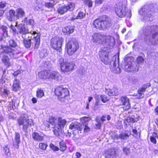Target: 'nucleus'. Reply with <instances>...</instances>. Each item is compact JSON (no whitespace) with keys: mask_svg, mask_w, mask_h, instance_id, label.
<instances>
[{"mask_svg":"<svg viewBox=\"0 0 158 158\" xmlns=\"http://www.w3.org/2000/svg\"><path fill=\"white\" fill-rule=\"evenodd\" d=\"M39 147L40 149L43 150H45L48 147V145L47 143L41 142L39 143Z\"/></svg>","mask_w":158,"mask_h":158,"instance_id":"40","label":"nucleus"},{"mask_svg":"<svg viewBox=\"0 0 158 158\" xmlns=\"http://www.w3.org/2000/svg\"><path fill=\"white\" fill-rule=\"evenodd\" d=\"M151 141L154 144L156 143V140L155 138L154 137H151L150 138Z\"/></svg>","mask_w":158,"mask_h":158,"instance_id":"63","label":"nucleus"},{"mask_svg":"<svg viewBox=\"0 0 158 158\" xmlns=\"http://www.w3.org/2000/svg\"><path fill=\"white\" fill-rule=\"evenodd\" d=\"M25 12L22 9L19 8L16 10L15 18L18 19L19 18H22L25 16Z\"/></svg>","mask_w":158,"mask_h":158,"instance_id":"24","label":"nucleus"},{"mask_svg":"<svg viewBox=\"0 0 158 158\" xmlns=\"http://www.w3.org/2000/svg\"><path fill=\"white\" fill-rule=\"evenodd\" d=\"M137 121L136 120L132 118L128 117L127 118L125 119L124 121V123L126 124V125H130V123H134L135 122Z\"/></svg>","mask_w":158,"mask_h":158,"instance_id":"36","label":"nucleus"},{"mask_svg":"<svg viewBox=\"0 0 158 158\" xmlns=\"http://www.w3.org/2000/svg\"><path fill=\"white\" fill-rule=\"evenodd\" d=\"M22 23L24 25H30L32 27H34L35 24V23L33 19H30L27 20L26 17L22 21Z\"/></svg>","mask_w":158,"mask_h":158,"instance_id":"25","label":"nucleus"},{"mask_svg":"<svg viewBox=\"0 0 158 158\" xmlns=\"http://www.w3.org/2000/svg\"><path fill=\"white\" fill-rule=\"evenodd\" d=\"M61 71L64 73H68L74 69L75 64L73 62H69L63 58L59 60Z\"/></svg>","mask_w":158,"mask_h":158,"instance_id":"6","label":"nucleus"},{"mask_svg":"<svg viewBox=\"0 0 158 158\" xmlns=\"http://www.w3.org/2000/svg\"><path fill=\"white\" fill-rule=\"evenodd\" d=\"M31 39H24L23 41V43L24 46L27 48H30L31 47Z\"/></svg>","mask_w":158,"mask_h":158,"instance_id":"38","label":"nucleus"},{"mask_svg":"<svg viewBox=\"0 0 158 158\" xmlns=\"http://www.w3.org/2000/svg\"><path fill=\"white\" fill-rule=\"evenodd\" d=\"M144 61V59L143 58L140 56L138 57L137 58V62L138 64H142Z\"/></svg>","mask_w":158,"mask_h":158,"instance_id":"53","label":"nucleus"},{"mask_svg":"<svg viewBox=\"0 0 158 158\" xmlns=\"http://www.w3.org/2000/svg\"><path fill=\"white\" fill-rule=\"evenodd\" d=\"M15 139L18 145L20 143V135L18 133H15Z\"/></svg>","mask_w":158,"mask_h":158,"instance_id":"45","label":"nucleus"},{"mask_svg":"<svg viewBox=\"0 0 158 158\" xmlns=\"http://www.w3.org/2000/svg\"><path fill=\"white\" fill-rule=\"evenodd\" d=\"M104 0H95V6H99L101 4Z\"/></svg>","mask_w":158,"mask_h":158,"instance_id":"55","label":"nucleus"},{"mask_svg":"<svg viewBox=\"0 0 158 158\" xmlns=\"http://www.w3.org/2000/svg\"><path fill=\"white\" fill-rule=\"evenodd\" d=\"M55 94L58 97V99L62 102H65L69 98V92L68 89L62 86H58L55 89Z\"/></svg>","mask_w":158,"mask_h":158,"instance_id":"4","label":"nucleus"},{"mask_svg":"<svg viewBox=\"0 0 158 158\" xmlns=\"http://www.w3.org/2000/svg\"><path fill=\"white\" fill-rule=\"evenodd\" d=\"M1 60L2 63L7 67L11 65L10 59L7 56L5 55H3L2 57Z\"/></svg>","mask_w":158,"mask_h":158,"instance_id":"28","label":"nucleus"},{"mask_svg":"<svg viewBox=\"0 0 158 158\" xmlns=\"http://www.w3.org/2000/svg\"><path fill=\"white\" fill-rule=\"evenodd\" d=\"M99 100L97 99H96V102L93 109L94 110H97L100 108V105L99 104Z\"/></svg>","mask_w":158,"mask_h":158,"instance_id":"44","label":"nucleus"},{"mask_svg":"<svg viewBox=\"0 0 158 158\" xmlns=\"http://www.w3.org/2000/svg\"><path fill=\"white\" fill-rule=\"evenodd\" d=\"M76 158H80L81 156V154L79 152H77L75 154Z\"/></svg>","mask_w":158,"mask_h":158,"instance_id":"64","label":"nucleus"},{"mask_svg":"<svg viewBox=\"0 0 158 158\" xmlns=\"http://www.w3.org/2000/svg\"><path fill=\"white\" fill-rule=\"evenodd\" d=\"M90 119L89 117H84L80 118L81 122L83 124L87 122H88Z\"/></svg>","mask_w":158,"mask_h":158,"instance_id":"47","label":"nucleus"},{"mask_svg":"<svg viewBox=\"0 0 158 158\" xmlns=\"http://www.w3.org/2000/svg\"><path fill=\"white\" fill-rule=\"evenodd\" d=\"M150 86V83H148L147 84L144 85L141 88L139 89L138 91V96L137 98H140L143 97L144 95L143 94L145 90L146 89L149 87Z\"/></svg>","mask_w":158,"mask_h":158,"instance_id":"22","label":"nucleus"},{"mask_svg":"<svg viewBox=\"0 0 158 158\" xmlns=\"http://www.w3.org/2000/svg\"><path fill=\"white\" fill-rule=\"evenodd\" d=\"M19 88L20 85L19 81L16 79H15L14 81L12 87L13 90L15 91H16L19 89Z\"/></svg>","mask_w":158,"mask_h":158,"instance_id":"34","label":"nucleus"},{"mask_svg":"<svg viewBox=\"0 0 158 158\" xmlns=\"http://www.w3.org/2000/svg\"><path fill=\"white\" fill-rule=\"evenodd\" d=\"M44 95V93L43 89L38 88L36 91V96L38 98H41Z\"/></svg>","mask_w":158,"mask_h":158,"instance_id":"37","label":"nucleus"},{"mask_svg":"<svg viewBox=\"0 0 158 158\" xmlns=\"http://www.w3.org/2000/svg\"><path fill=\"white\" fill-rule=\"evenodd\" d=\"M106 93L109 96L117 95L119 94L118 89L116 88L106 89Z\"/></svg>","mask_w":158,"mask_h":158,"instance_id":"26","label":"nucleus"},{"mask_svg":"<svg viewBox=\"0 0 158 158\" xmlns=\"http://www.w3.org/2000/svg\"><path fill=\"white\" fill-rule=\"evenodd\" d=\"M2 92V95L5 96L8 95L10 93L9 91L6 89H4Z\"/></svg>","mask_w":158,"mask_h":158,"instance_id":"56","label":"nucleus"},{"mask_svg":"<svg viewBox=\"0 0 158 158\" xmlns=\"http://www.w3.org/2000/svg\"><path fill=\"white\" fill-rule=\"evenodd\" d=\"M75 5L74 3L71 2L67 5L63 6H59L57 9L58 13L61 14H63L68 10L72 11L75 8Z\"/></svg>","mask_w":158,"mask_h":158,"instance_id":"13","label":"nucleus"},{"mask_svg":"<svg viewBox=\"0 0 158 158\" xmlns=\"http://www.w3.org/2000/svg\"><path fill=\"white\" fill-rule=\"evenodd\" d=\"M4 151L5 154L6 155H8L9 153V149L7 146H6L4 148Z\"/></svg>","mask_w":158,"mask_h":158,"instance_id":"58","label":"nucleus"},{"mask_svg":"<svg viewBox=\"0 0 158 158\" xmlns=\"http://www.w3.org/2000/svg\"><path fill=\"white\" fill-rule=\"evenodd\" d=\"M107 49V48H102L99 52L101 61L105 64H108L110 62L108 53L106 51Z\"/></svg>","mask_w":158,"mask_h":158,"instance_id":"12","label":"nucleus"},{"mask_svg":"<svg viewBox=\"0 0 158 158\" xmlns=\"http://www.w3.org/2000/svg\"><path fill=\"white\" fill-rule=\"evenodd\" d=\"M132 131L133 133L134 136L138 138L140 137V133L137 132V131L135 129H133Z\"/></svg>","mask_w":158,"mask_h":158,"instance_id":"52","label":"nucleus"},{"mask_svg":"<svg viewBox=\"0 0 158 158\" xmlns=\"http://www.w3.org/2000/svg\"><path fill=\"white\" fill-rule=\"evenodd\" d=\"M85 16V14L81 11H79L76 18L72 19H81L84 18Z\"/></svg>","mask_w":158,"mask_h":158,"instance_id":"41","label":"nucleus"},{"mask_svg":"<svg viewBox=\"0 0 158 158\" xmlns=\"http://www.w3.org/2000/svg\"><path fill=\"white\" fill-rule=\"evenodd\" d=\"M29 33L33 36V40H34L35 42V48H37L40 42V34L34 31H29Z\"/></svg>","mask_w":158,"mask_h":158,"instance_id":"15","label":"nucleus"},{"mask_svg":"<svg viewBox=\"0 0 158 158\" xmlns=\"http://www.w3.org/2000/svg\"><path fill=\"white\" fill-rule=\"evenodd\" d=\"M79 48V44L76 40H71L66 45L68 54L69 55L73 54Z\"/></svg>","mask_w":158,"mask_h":158,"instance_id":"9","label":"nucleus"},{"mask_svg":"<svg viewBox=\"0 0 158 158\" xmlns=\"http://www.w3.org/2000/svg\"><path fill=\"white\" fill-rule=\"evenodd\" d=\"M43 5L41 3L36 2L34 4L33 8L35 11H39L42 9Z\"/></svg>","mask_w":158,"mask_h":158,"instance_id":"35","label":"nucleus"},{"mask_svg":"<svg viewBox=\"0 0 158 158\" xmlns=\"http://www.w3.org/2000/svg\"><path fill=\"white\" fill-rule=\"evenodd\" d=\"M32 136L33 139L35 141H41L44 139L43 137L37 132H34L32 133Z\"/></svg>","mask_w":158,"mask_h":158,"instance_id":"29","label":"nucleus"},{"mask_svg":"<svg viewBox=\"0 0 158 158\" xmlns=\"http://www.w3.org/2000/svg\"><path fill=\"white\" fill-rule=\"evenodd\" d=\"M9 45L12 47H15L17 45L16 43L14 40H11L9 41Z\"/></svg>","mask_w":158,"mask_h":158,"instance_id":"50","label":"nucleus"},{"mask_svg":"<svg viewBox=\"0 0 158 158\" xmlns=\"http://www.w3.org/2000/svg\"><path fill=\"white\" fill-rule=\"evenodd\" d=\"M120 100L123 106V108L124 110L128 109L130 107L129 99L126 97H122Z\"/></svg>","mask_w":158,"mask_h":158,"instance_id":"16","label":"nucleus"},{"mask_svg":"<svg viewBox=\"0 0 158 158\" xmlns=\"http://www.w3.org/2000/svg\"><path fill=\"white\" fill-rule=\"evenodd\" d=\"M101 97L102 101L104 103L106 102L109 100V98L105 95H101Z\"/></svg>","mask_w":158,"mask_h":158,"instance_id":"54","label":"nucleus"},{"mask_svg":"<svg viewBox=\"0 0 158 158\" xmlns=\"http://www.w3.org/2000/svg\"><path fill=\"white\" fill-rule=\"evenodd\" d=\"M147 6L142 7L139 11V13L142 16H143V19L146 21H151L153 19V17L151 15L152 11L147 8Z\"/></svg>","mask_w":158,"mask_h":158,"instance_id":"10","label":"nucleus"},{"mask_svg":"<svg viewBox=\"0 0 158 158\" xmlns=\"http://www.w3.org/2000/svg\"><path fill=\"white\" fill-rule=\"evenodd\" d=\"M40 55L41 58L44 57L47 55V50L44 49L42 50L40 52Z\"/></svg>","mask_w":158,"mask_h":158,"instance_id":"49","label":"nucleus"},{"mask_svg":"<svg viewBox=\"0 0 158 158\" xmlns=\"http://www.w3.org/2000/svg\"><path fill=\"white\" fill-rule=\"evenodd\" d=\"M9 15L8 17V19L10 21H12L15 18L16 12L14 10H10L9 12Z\"/></svg>","mask_w":158,"mask_h":158,"instance_id":"32","label":"nucleus"},{"mask_svg":"<svg viewBox=\"0 0 158 158\" xmlns=\"http://www.w3.org/2000/svg\"><path fill=\"white\" fill-rule=\"evenodd\" d=\"M101 20L100 19H97L95 20L93 24V27L97 29H100V28L101 27Z\"/></svg>","mask_w":158,"mask_h":158,"instance_id":"33","label":"nucleus"},{"mask_svg":"<svg viewBox=\"0 0 158 158\" xmlns=\"http://www.w3.org/2000/svg\"><path fill=\"white\" fill-rule=\"evenodd\" d=\"M110 69L111 71L116 73H119L121 72V69L119 67L118 65L116 66V62L114 61L110 62Z\"/></svg>","mask_w":158,"mask_h":158,"instance_id":"19","label":"nucleus"},{"mask_svg":"<svg viewBox=\"0 0 158 158\" xmlns=\"http://www.w3.org/2000/svg\"><path fill=\"white\" fill-rule=\"evenodd\" d=\"M18 123L19 126H22L23 130L26 131L28 126L33 125V120L28 118V116L27 114L22 115L18 119Z\"/></svg>","mask_w":158,"mask_h":158,"instance_id":"5","label":"nucleus"},{"mask_svg":"<svg viewBox=\"0 0 158 158\" xmlns=\"http://www.w3.org/2000/svg\"><path fill=\"white\" fill-rule=\"evenodd\" d=\"M49 147L54 151H57L59 150L58 147L55 146L52 143H51L49 144Z\"/></svg>","mask_w":158,"mask_h":158,"instance_id":"46","label":"nucleus"},{"mask_svg":"<svg viewBox=\"0 0 158 158\" xmlns=\"http://www.w3.org/2000/svg\"><path fill=\"white\" fill-rule=\"evenodd\" d=\"M130 135V131H125L124 132L122 133L119 135H115L114 139H124L128 138L129 137V135Z\"/></svg>","mask_w":158,"mask_h":158,"instance_id":"21","label":"nucleus"},{"mask_svg":"<svg viewBox=\"0 0 158 158\" xmlns=\"http://www.w3.org/2000/svg\"><path fill=\"white\" fill-rule=\"evenodd\" d=\"M115 155L116 153L114 150L109 149L105 152L104 156L107 158H113L115 157Z\"/></svg>","mask_w":158,"mask_h":158,"instance_id":"23","label":"nucleus"},{"mask_svg":"<svg viewBox=\"0 0 158 158\" xmlns=\"http://www.w3.org/2000/svg\"><path fill=\"white\" fill-rule=\"evenodd\" d=\"M67 121L61 118H59L58 123L55 125L53 131L54 135L56 136L59 135L67 123Z\"/></svg>","mask_w":158,"mask_h":158,"instance_id":"8","label":"nucleus"},{"mask_svg":"<svg viewBox=\"0 0 158 158\" xmlns=\"http://www.w3.org/2000/svg\"><path fill=\"white\" fill-rule=\"evenodd\" d=\"M123 152L126 154H128L130 152V148H124Z\"/></svg>","mask_w":158,"mask_h":158,"instance_id":"62","label":"nucleus"},{"mask_svg":"<svg viewBox=\"0 0 158 158\" xmlns=\"http://www.w3.org/2000/svg\"><path fill=\"white\" fill-rule=\"evenodd\" d=\"M82 125L84 126V131L85 132H87L90 130L89 128L86 125H84L83 124Z\"/></svg>","mask_w":158,"mask_h":158,"instance_id":"60","label":"nucleus"},{"mask_svg":"<svg viewBox=\"0 0 158 158\" xmlns=\"http://www.w3.org/2000/svg\"><path fill=\"white\" fill-rule=\"evenodd\" d=\"M83 128V125H81L79 123L77 122L72 123L69 126V128L70 129H76L77 130L79 131H81Z\"/></svg>","mask_w":158,"mask_h":158,"instance_id":"20","label":"nucleus"},{"mask_svg":"<svg viewBox=\"0 0 158 158\" xmlns=\"http://www.w3.org/2000/svg\"><path fill=\"white\" fill-rule=\"evenodd\" d=\"M85 3L89 7H91L92 6L93 2L90 0H86Z\"/></svg>","mask_w":158,"mask_h":158,"instance_id":"57","label":"nucleus"},{"mask_svg":"<svg viewBox=\"0 0 158 158\" xmlns=\"http://www.w3.org/2000/svg\"><path fill=\"white\" fill-rule=\"evenodd\" d=\"M114 10L116 15L119 17L123 18L125 16L130 18L131 13L130 10H127L126 5L119 3L115 6Z\"/></svg>","mask_w":158,"mask_h":158,"instance_id":"3","label":"nucleus"},{"mask_svg":"<svg viewBox=\"0 0 158 158\" xmlns=\"http://www.w3.org/2000/svg\"><path fill=\"white\" fill-rule=\"evenodd\" d=\"M6 3L4 1H2L0 3V9L3 8L6 6Z\"/></svg>","mask_w":158,"mask_h":158,"instance_id":"59","label":"nucleus"},{"mask_svg":"<svg viewBox=\"0 0 158 158\" xmlns=\"http://www.w3.org/2000/svg\"><path fill=\"white\" fill-rule=\"evenodd\" d=\"M63 32L67 34H70L74 31V27L73 26H68L64 28L62 30Z\"/></svg>","mask_w":158,"mask_h":158,"instance_id":"30","label":"nucleus"},{"mask_svg":"<svg viewBox=\"0 0 158 158\" xmlns=\"http://www.w3.org/2000/svg\"><path fill=\"white\" fill-rule=\"evenodd\" d=\"M49 71H42L38 73V76L40 78L46 79H48Z\"/></svg>","mask_w":158,"mask_h":158,"instance_id":"27","label":"nucleus"},{"mask_svg":"<svg viewBox=\"0 0 158 158\" xmlns=\"http://www.w3.org/2000/svg\"><path fill=\"white\" fill-rule=\"evenodd\" d=\"M63 39L62 38L57 36L52 38L51 40V45L54 49L59 50L60 49Z\"/></svg>","mask_w":158,"mask_h":158,"instance_id":"11","label":"nucleus"},{"mask_svg":"<svg viewBox=\"0 0 158 158\" xmlns=\"http://www.w3.org/2000/svg\"><path fill=\"white\" fill-rule=\"evenodd\" d=\"M56 120V119L54 117L52 116H50L49 117V123L52 125H53L54 124Z\"/></svg>","mask_w":158,"mask_h":158,"instance_id":"51","label":"nucleus"},{"mask_svg":"<svg viewBox=\"0 0 158 158\" xmlns=\"http://www.w3.org/2000/svg\"><path fill=\"white\" fill-rule=\"evenodd\" d=\"M0 29L4 33L3 36L6 37V36H7V28L6 26H2L0 27Z\"/></svg>","mask_w":158,"mask_h":158,"instance_id":"42","label":"nucleus"},{"mask_svg":"<svg viewBox=\"0 0 158 158\" xmlns=\"http://www.w3.org/2000/svg\"><path fill=\"white\" fill-rule=\"evenodd\" d=\"M10 28L12 29L13 32L14 33H16L18 32V30L17 31L15 28L12 25H11L10 26Z\"/></svg>","mask_w":158,"mask_h":158,"instance_id":"61","label":"nucleus"},{"mask_svg":"<svg viewBox=\"0 0 158 158\" xmlns=\"http://www.w3.org/2000/svg\"><path fill=\"white\" fill-rule=\"evenodd\" d=\"M49 2H46L45 4V7L48 8L52 7L55 3L54 1L53 0H50Z\"/></svg>","mask_w":158,"mask_h":158,"instance_id":"43","label":"nucleus"},{"mask_svg":"<svg viewBox=\"0 0 158 158\" xmlns=\"http://www.w3.org/2000/svg\"><path fill=\"white\" fill-rule=\"evenodd\" d=\"M125 66L123 68L124 70L127 72H135L138 71V67L135 64H133V60L131 57L125 58Z\"/></svg>","mask_w":158,"mask_h":158,"instance_id":"7","label":"nucleus"},{"mask_svg":"<svg viewBox=\"0 0 158 158\" xmlns=\"http://www.w3.org/2000/svg\"><path fill=\"white\" fill-rule=\"evenodd\" d=\"M24 26L25 25L23 24V23L19 24L18 26H17V23L16 22V23L15 26L17 27L18 30L17 33H19L20 34L23 35L29 33V31L28 29L24 27Z\"/></svg>","mask_w":158,"mask_h":158,"instance_id":"17","label":"nucleus"},{"mask_svg":"<svg viewBox=\"0 0 158 158\" xmlns=\"http://www.w3.org/2000/svg\"><path fill=\"white\" fill-rule=\"evenodd\" d=\"M61 76L59 73L54 71H49L48 79L50 80H55L59 81L61 79Z\"/></svg>","mask_w":158,"mask_h":158,"instance_id":"18","label":"nucleus"},{"mask_svg":"<svg viewBox=\"0 0 158 158\" xmlns=\"http://www.w3.org/2000/svg\"><path fill=\"white\" fill-rule=\"evenodd\" d=\"M2 52L7 54L11 57L15 58L17 57V55L20 52L19 50L13 49L8 47H6L2 48Z\"/></svg>","mask_w":158,"mask_h":158,"instance_id":"14","label":"nucleus"},{"mask_svg":"<svg viewBox=\"0 0 158 158\" xmlns=\"http://www.w3.org/2000/svg\"><path fill=\"white\" fill-rule=\"evenodd\" d=\"M91 38L90 40L92 42L101 44L105 43L106 45L110 46L108 47L109 48H111L115 44L114 37L110 35H102L99 33H95Z\"/></svg>","mask_w":158,"mask_h":158,"instance_id":"2","label":"nucleus"},{"mask_svg":"<svg viewBox=\"0 0 158 158\" xmlns=\"http://www.w3.org/2000/svg\"><path fill=\"white\" fill-rule=\"evenodd\" d=\"M100 29L104 30L110 27V24L107 20H101Z\"/></svg>","mask_w":158,"mask_h":158,"instance_id":"31","label":"nucleus"},{"mask_svg":"<svg viewBox=\"0 0 158 158\" xmlns=\"http://www.w3.org/2000/svg\"><path fill=\"white\" fill-rule=\"evenodd\" d=\"M158 29L156 25L148 26L145 27L143 29L146 37L145 40L148 44H158Z\"/></svg>","mask_w":158,"mask_h":158,"instance_id":"1","label":"nucleus"},{"mask_svg":"<svg viewBox=\"0 0 158 158\" xmlns=\"http://www.w3.org/2000/svg\"><path fill=\"white\" fill-rule=\"evenodd\" d=\"M110 118L111 117L110 115H107L102 116V117H101V119L102 121L104 122L105 121L106 119H107V120H109Z\"/></svg>","mask_w":158,"mask_h":158,"instance_id":"48","label":"nucleus"},{"mask_svg":"<svg viewBox=\"0 0 158 158\" xmlns=\"http://www.w3.org/2000/svg\"><path fill=\"white\" fill-rule=\"evenodd\" d=\"M60 149V151H64L66 148V143L62 141L59 143Z\"/></svg>","mask_w":158,"mask_h":158,"instance_id":"39","label":"nucleus"}]
</instances>
